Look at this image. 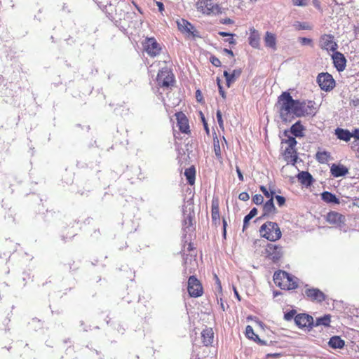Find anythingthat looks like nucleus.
Listing matches in <instances>:
<instances>
[{"instance_id":"28","label":"nucleus","mask_w":359,"mask_h":359,"mask_svg":"<svg viewBox=\"0 0 359 359\" xmlns=\"http://www.w3.org/2000/svg\"><path fill=\"white\" fill-rule=\"evenodd\" d=\"M321 196L323 201L327 203L339 204V199L334 194L329 191H324Z\"/></svg>"},{"instance_id":"19","label":"nucleus","mask_w":359,"mask_h":359,"mask_svg":"<svg viewBox=\"0 0 359 359\" xmlns=\"http://www.w3.org/2000/svg\"><path fill=\"white\" fill-rule=\"evenodd\" d=\"M287 130L289 131V134H292L295 137H302L304 136L305 128L302 124L301 121H298L290 127V130Z\"/></svg>"},{"instance_id":"23","label":"nucleus","mask_w":359,"mask_h":359,"mask_svg":"<svg viewBox=\"0 0 359 359\" xmlns=\"http://www.w3.org/2000/svg\"><path fill=\"white\" fill-rule=\"evenodd\" d=\"M203 343L205 346L210 345L213 341L214 333L212 328H207L201 332Z\"/></svg>"},{"instance_id":"34","label":"nucleus","mask_w":359,"mask_h":359,"mask_svg":"<svg viewBox=\"0 0 359 359\" xmlns=\"http://www.w3.org/2000/svg\"><path fill=\"white\" fill-rule=\"evenodd\" d=\"M330 158V153L325 151H318L316 154V160L320 163H325Z\"/></svg>"},{"instance_id":"43","label":"nucleus","mask_w":359,"mask_h":359,"mask_svg":"<svg viewBox=\"0 0 359 359\" xmlns=\"http://www.w3.org/2000/svg\"><path fill=\"white\" fill-rule=\"evenodd\" d=\"M299 42L303 45V46H313V41L311 39L309 38H306V37H300L299 39Z\"/></svg>"},{"instance_id":"26","label":"nucleus","mask_w":359,"mask_h":359,"mask_svg":"<svg viewBox=\"0 0 359 359\" xmlns=\"http://www.w3.org/2000/svg\"><path fill=\"white\" fill-rule=\"evenodd\" d=\"M249 43L252 47L255 48H258L259 47V34L258 32L254 28L250 29Z\"/></svg>"},{"instance_id":"51","label":"nucleus","mask_w":359,"mask_h":359,"mask_svg":"<svg viewBox=\"0 0 359 359\" xmlns=\"http://www.w3.org/2000/svg\"><path fill=\"white\" fill-rule=\"evenodd\" d=\"M276 199L279 206L283 205L285 203V199L283 196H276Z\"/></svg>"},{"instance_id":"14","label":"nucleus","mask_w":359,"mask_h":359,"mask_svg":"<svg viewBox=\"0 0 359 359\" xmlns=\"http://www.w3.org/2000/svg\"><path fill=\"white\" fill-rule=\"evenodd\" d=\"M327 222L332 224L341 226L345 222V217L334 211L330 212L326 217Z\"/></svg>"},{"instance_id":"20","label":"nucleus","mask_w":359,"mask_h":359,"mask_svg":"<svg viewBox=\"0 0 359 359\" xmlns=\"http://www.w3.org/2000/svg\"><path fill=\"white\" fill-rule=\"evenodd\" d=\"M284 158L286 161L294 165L297 160V150L295 147H287L284 152Z\"/></svg>"},{"instance_id":"27","label":"nucleus","mask_w":359,"mask_h":359,"mask_svg":"<svg viewBox=\"0 0 359 359\" xmlns=\"http://www.w3.org/2000/svg\"><path fill=\"white\" fill-rule=\"evenodd\" d=\"M298 180L303 184L310 186L313 182V177L309 172L302 171L297 175Z\"/></svg>"},{"instance_id":"35","label":"nucleus","mask_w":359,"mask_h":359,"mask_svg":"<svg viewBox=\"0 0 359 359\" xmlns=\"http://www.w3.org/2000/svg\"><path fill=\"white\" fill-rule=\"evenodd\" d=\"M257 214V208H253L250 211V212L246 216H245L244 219H243V231L248 227V222H250V220L251 219H252Z\"/></svg>"},{"instance_id":"54","label":"nucleus","mask_w":359,"mask_h":359,"mask_svg":"<svg viewBox=\"0 0 359 359\" xmlns=\"http://www.w3.org/2000/svg\"><path fill=\"white\" fill-rule=\"evenodd\" d=\"M158 11L162 13L164 11V5L162 2L156 1Z\"/></svg>"},{"instance_id":"2","label":"nucleus","mask_w":359,"mask_h":359,"mask_svg":"<svg viewBox=\"0 0 359 359\" xmlns=\"http://www.w3.org/2000/svg\"><path fill=\"white\" fill-rule=\"evenodd\" d=\"M107 17L118 25L121 24L123 20L128 18L133 13L126 12L127 4L122 0H93Z\"/></svg>"},{"instance_id":"47","label":"nucleus","mask_w":359,"mask_h":359,"mask_svg":"<svg viewBox=\"0 0 359 359\" xmlns=\"http://www.w3.org/2000/svg\"><path fill=\"white\" fill-rule=\"evenodd\" d=\"M292 2L297 6H305L307 4L306 0H292Z\"/></svg>"},{"instance_id":"58","label":"nucleus","mask_w":359,"mask_h":359,"mask_svg":"<svg viewBox=\"0 0 359 359\" xmlns=\"http://www.w3.org/2000/svg\"><path fill=\"white\" fill-rule=\"evenodd\" d=\"M222 22L224 25H229L233 23V21L230 18H225L222 21Z\"/></svg>"},{"instance_id":"44","label":"nucleus","mask_w":359,"mask_h":359,"mask_svg":"<svg viewBox=\"0 0 359 359\" xmlns=\"http://www.w3.org/2000/svg\"><path fill=\"white\" fill-rule=\"evenodd\" d=\"M252 201L257 205L262 204L264 201V198L261 194H256L252 198Z\"/></svg>"},{"instance_id":"12","label":"nucleus","mask_w":359,"mask_h":359,"mask_svg":"<svg viewBox=\"0 0 359 359\" xmlns=\"http://www.w3.org/2000/svg\"><path fill=\"white\" fill-rule=\"evenodd\" d=\"M304 294L311 301L322 302L325 299V294L318 288H308Z\"/></svg>"},{"instance_id":"1","label":"nucleus","mask_w":359,"mask_h":359,"mask_svg":"<svg viewBox=\"0 0 359 359\" xmlns=\"http://www.w3.org/2000/svg\"><path fill=\"white\" fill-rule=\"evenodd\" d=\"M314 102H300L294 100L288 92H283L279 97L276 106L283 122L290 121L294 116L301 117L314 115L316 109Z\"/></svg>"},{"instance_id":"38","label":"nucleus","mask_w":359,"mask_h":359,"mask_svg":"<svg viewBox=\"0 0 359 359\" xmlns=\"http://www.w3.org/2000/svg\"><path fill=\"white\" fill-rule=\"evenodd\" d=\"M184 215L185 212H184ZM192 226V216L189 214L187 216L184 215V218L183 220V228L186 232L190 230V227Z\"/></svg>"},{"instance_id":"64","label":"nucleus","mask_w":359,"mask_h":359,"mask_svg":"<svg viewBox=\"0 0 359 359\" xmlns=\"http://www.w3.org/2000/svg\"><path fill=\"white\" fill-rule=\"evenodd\" d=\"M352 144V146H351V147H352V148H353L354 147L357 146V145L358 144V140H355V141H353V142H352V144Z\"/></svg>"},{"instance_id":"24","label":"nucleus","mask_w":359,"mask_h":359,"mask_svg":"<svg viewBox=\"0 0 359 359\" xmlns=\"http://www.w3.org/2000/svg\"><path fill=\"white\" fill-rule=\"evenodd\" d=\"M264 43L267 48H270L273 50H276V38L273 34L266 32L264 37Z\"/></svg>"},{"instance_id":"50","label":"nucleus","mask_w":359,"mask_h":359,"mask_svg":"<svg viewBox=\"0 0 359 359\" xmlns=\"http://www.w3.org/2000/svg\"><path fill=\"white\" fill-rule=\"evenodd\" d=\"M238 198L241 201H247L248 200H249L250 196H249V194L247 192H242V193H241L239 194Z\"/></svg>"},{"instance_id":"17","label":"nucleus","mask_w":359,"mask_h":359,"mask_svg":"<svg viewBox=\"0 0 359 359\" xmlns=\"http://www.w3.org/2000/svg\"><path fill=\"white\" fill-rule=\"evenodd\" d=\"M330 172L334 177H344L348 172V169L341 164H332L330 167Z\"/></svg>"},{"instance_id":"15","label":"nucleus","mask_w":359,"mask_h":359,"mask_svg":"<svg viewBox=\"0 0 359 359\" xmlns=\"http://www.w3.org/2000/svg\"><path fill=\"white\" fill-rule=\"evenodd\" d=\"M177 126L182 133H188L189 132V126L188 119L182 112L176 114Z\"/></svg>"},{"instance_id":"25","label":"nucleus","mask_w":359,"mask_h":359,"mask_svg":"<svg viewBox=\"0 0 359 359\" xmlns=\"http://www.w3.org/2000/svg\"><path fill=\"white\" fill-rule=\"evenodd\" d=\"M334 135L339 140L345 142H348L351 138V132L347 129L337 128L334 130Z\"/></svg>"},{"instance_id":"30","label":"nucleus","mask_w":359,"mask_h":359,"mask_svg":"<svg viewBox=\"0 0 359 359\" xmlns=\"http://www.w3.org/2000/svg\"><path fill=\"white\" fill-rule=\"evenodd\" d=\"M283 135L285 137H287V139L283 140H282V143L287 144V146L290 147H296V145L297 144V142L295 140V137L290 136V135L289 134V131L288 130H285L283 132Z\"/></svg>"},{"instance_id":"59","label":"nucleus","mask_w":359,"mask_h":359,"mask_svg":"<svg viewBox=\"0 0 359 359\" xmlns=\"http://www.w3.org/2000/svg\"><path fill=\"white\" fill-rule=\"evenodd\" d=\"M196 96L197 100L201 102V91L199 90H196Z\"/></svg>"},{"instance_id":"62","label":"nucleus","mask_w":359,"mask_h":359,"mask_svg":"<svg viewBox=\"0 0 359 359\" xmlns=\"http://www.w3.org/2000/svg\"><path fill=\"white\" fill-rule=\"evenodd\" d=\"M224 52L226 53L227 54L231 55V56H233V53L231 50H229V49H227V48H224Z\"/></svg>"},{"instance_id":"53","label":"nucleus","mask_w":359,"mask_h":359,"mask_svg":"<svg viewBox=\"0 0 359 359\" xmlns=\"http://www.w3.org/2000/svg\"><path fill=\"white\" fill-rule=\"evenodd\" d=\"M350 104L353 107H358L359 105V98L353 97L351 99Z\"/></svg>"},{"instance_id":"7","label":"nucleus","mask_w":359,"mask_h":359,"mask_svg":"<svg viewBox=\"0 0 359 359\" xmlns=\"http://www.w3.org/2000/svg\"><path fill=\"white\" fill-rule=\"evenodd\" d=\"M317 83L321 90L328 92L335 86V81L329 73H320L317 77Z\"/></svg>"},{"instance_id":"55","label":"nucleus","mask_w":359,"mask_h":359,"mask_svg":"<svg viewBox=\"0 0 359 359\" xmlns=\"http://www.w3.org/2000/svg\"><path fill=\"white\" fill-rule=\"evenodd\" d=\"M236 172L238 174V179L241 180V181H243V175L240 170V168L236 166Z\"/></svg>"},{"instance_id":"33","label":"nucleus","mask_w":359,"mask_h":359,"mask_svg":"<svg viewBox=\"0 0 359 359\" xmlns=\"http://www.w3.org/2000/svg\"><path fill=\"white\" fill-rule=\"evenodd\" d=\"M330 323V316L325 315L323 317L316 318V321H313V326L324 325L329 326Z\"/></svg>"},{"instance_id":"32","label":"nucleus","mask_w":359,"mask_h":359,"mask_svg":"<svg viewBox=\"0 0 359 359\" xmlns=\"http://www.w3.org/2000/svg\"><path fill=\"white\" fill-rule=\"evenodd\" d=\"M297 278L288 273V280L285 282V286L283 287V290H293L297 287Z\"/></svg>"},{"instance_id":"4","label":"nucleus","mask_w":359,"mask_h":359,"mask_svg":"<svg viewBox=\"0 0 359 359\" xmlns=\"http://www.w3.org/2000/svg\"><path fill=\"white\" fill-rule=\"evenodd\" d=\"M196 8L198 11L206 15H217L221 13V8L215 0H198Z\"/></svg>"},{"instance_id":"36","label":"nucleus","mask_w":359,"mask_h":359,"mask_svg":"<svg viewBox=\"0 0 359 359\" xmlns=\"http://www.w3.org/2000/svg\"><path fill=\"white\" fill-rule=\"evenodd\" d=\"M245 335L248 338L257 341L258 340L261 344L262 341L259 339L258 336L255 334L253 328L250 325H248L245 328Z\"/></svg>"},{"instance_id":"5","label":"nucleus","mask_w":359,"mask_h":359,"mask_svg":"<svg viewBox=\"0 0 359 359\" xmlns=\"http://www.w3.org/2000/svg\"><path fill=\"white\" fill-rule=\"evenodd\" d=\"M157 82L160 86L168 88L174 84L175 78L172 72L168 68H162L157 75Z\"/></svg>"},{"instance_id":"9","label":"nucleus","mask_w":359,"mask_h":359,"mask_svg":"<svg viewBox=\"0 0 359 359\" xmlns=\"http://www.w3.org/2000/svg\"><path fill=\"white\" fill-rule=\"evenodd\" d=\"M187 290L189 295L192 297H198L203 294V287L194 276L189 277Z\"/></svg>"},{"instance_id":"21","label":"nucleus","mask_w":359,"mask_h":359,"mask_svg":"<svg viewBox=\"0 0 359 359\" xmlns=\"http://www.w3.org/2000/svg\"><path fill=\"white\" fill-rule=\"evenodd\" d=\"M276 212V208L273 203V197L268 200L263 205V215L262 217L273 215Z\"/></svg>"},{"instance_id":"31","label":"nucleus","mask_w":359,"mask_h":359,"mask_svg":"<svg viewBox=\"0 0 359 359\" xmlns=\"http://www.w3.org/2000/svg\"><path fill=\"white\" fill-rule=\"evenodd\" d=\"M195 175H196V170L194 167L189 168L186 169L184 171V175L186 176L187 182L191 185L194 184Z\"/></svg>"},{"instance_id":"46","label":"nucleus","mask_w":359,"mask_h":359,"mask_svg":"<svg viewBox=\"0 0 359 359\" xmlns=\"http://www.w3.org/2000/svg\"><path fill=\"white\" fill-rule=\"evenodd\" d=\"M298 29L307 30L310 29L311 27L306 22H297Z\"/></svg>"},{"instance_id":"10","label":"nucleus","mask_w":359,"mask_h":359,"mask_svg":"<svg viewBox=\"0 0 359 359\" xmlns=\"http://www.w3.org/2000/svg\"><path fill=\"white\" fill-rule=\"evenodd\" d=\"M320 46L323 49L327 51H336L338 46L334 41V36L330 34H325L320 37Z\"/></svg>"},{"instance_id":"3","label":"nucleus","mask_w":359,"mask_h":359,"mask_svg":"<svg viewBox=\"0 0 359 359\" xmlns=\"http://www.w3.org/2000/svg\"><path fill=\"white\" fill-rule=\"evenodd\" d=\"M261 235L270 241H276L281 238V231L277 223L267 222L259 229Z\"/></svg>"},{"instance_id":"57","label":"nucleus","mask_w":359,"mask_h":359,"mask_svg":"<svg viewBox=\"0 0 359 359\" xmlns=\"http://www.w3.org/2000/svg\"><path fill=\"white\" fill-rule=\"evenodd\" d=\"M218 34L222 36H233V34L225 32H219L218 33Z\"/></svg>"},{"instance_id":"41","label":"nucleus","mask_w":359,"mask_h":359,"mask_svg":"<svg viewBox=\"0 0 359 359\" xmlns=\"http://www.w3.org/2000/svg\"><path fill=\"white\" fill-rule=\"evenodd\" d=\"M216 116L217 119V122L219 124V126L221 129L224 130V121L222 119V115L220 110H217L216 113Z\"/></svg>"},{"instance_id":"61","label":"nucleus","mask_w":359,"mask_h":359,"mask_svg":"<svg viewBox=\"0 0 359 359\" xmlns=\"http://www.w3.org/2000/svg\"><path fill=\"white\" fill-rule=\"evenodd\" d=\"M226 42H228L230 44H235L236 43V41L235 40L233 39V36H231L230 38L227 39L226 40Z\"/></svg>"},{"instance_id":"60","label":"nucleus","mask_w":359,"mask_h":359,"mask_svg":"<svg viewBox=\"0 0 359 359\" xmlns=\"http://www.w3.org/2000/svg\"><path fill=\"white\" fill-rule=\"evenodd\" d=\"M215 280H216V283L218 285L219 290H221L222 289V286H221L220 280H219V278L217 277V275H215Z\"/></svg>"},{"instance_id":"40","label":"nucleus","mask_w":359,"mask_h":359,"mask_svg":"<svg viewBox=\"0 0 359 359\" xmlns=\"http://www.w3.org/2000/svg\"><path fill=\"white\" fill-rule=\"evenodd\" d=\"M212 220H217L219 219V207L218 204L212 203Z\"/></svg>"},{"instance_id":"56","label":"nucleus","mask_w":359,"mask_h":359,"mask_svg":"<svg viewBox=\"0 0 359 359\" xmlns=\"http://www.w3.org/2000/svg\"><path fill=\"white\" fill-rule=\"evenodd\" d=\"M202 121H203V123L204 128H205L206 133L208 134L209 133V128H208V123H206V121L205 120V118L203 116L202 117Z\"/></svg>"},{"instance_id":"8","label":"nucleus","mask_w":359,"mask_h":359,"mask_svg":"<svg viewBox=\"0 0 359 359\" xmlns=\"http://www.w3.org/2000/svg\"><path fill=\"white\" fill-rule=\"evenodd\" d=\"M262 254L273 262L278 261L283 255L282 247L273 243H269Z\"/></svg>"},{"instance_id":"42","label":"nucleus","mask_w":359,"mask_h":359,"mask_svg":"<svg viewBox=\"0 0 359 359\" xmlns=\"http://www.w3.org/2000/svg\"><path fill=\"white\" fill-rule=\"evenodd\" d=\"M295 314H296V311L295 310H291L287 313H285L284 315V319L287 321H290L293 318H294L295 317Z\"/></svg>"},{"instance_id":"18","label":"nucleus","mask_w":359,"mask_h":359,"mask_svg":"<svg viewBox=\"0 0 359 359\" xmlns=\"http://www.w3.org/2000/svg\"><path fill=\"white\" fill-rule=\"evenodd\" d=\"M288 280V273L284 271H278L274 273L273 280L276 285L283 289L285 286V282Z\"/></svg>"},{"instance_id":"29","label":"nucleus","mask_w":359,"mask_h":359,"mask_svg":"<svg viewBox=\"0 0 359 359\" xmlns=\"http://www.w3.org/2000/svg\"><path fill=\"white\" fill-rule=\"evenodd\" d=\"M328 344L333 348H341L344 346V341L342 340L339 337L334 336L330 339Z\"/></svg>"},{"instance_id":"39","label":"nucleus","mask_w":359,"mask_h":359,"mask_svg":"<svg viewBox=\"0 0 359 359\" xmlns=\"http://www.w3.org/2000/svg\"><path fill=\"white\" fill-rule=\"evenodd\" d=\"M188 260H189V258L188 257H186L184 258V273H193L192 271V269L191 268H189L188 266ZM189 264L190 265H195L196 264V259H193L191 257L189 258Z\"/></svg>"},{"instance_id":"63","label":"nucleus","mask_w":359,"mask_h":359,"mask_svg":"<svg viewBox=\"0 0 359 359\" xmlns=\"http://www.w3.org/2000/svg\"><path fill=\"white\" fill-rule=\"evenodd\" d=\"M226 220L224 219H223V229H224V236H226Z\"/></svg>"},{"instance_id":"13","label":"nucleus","mask_w":359,"mask_h":359,"mask_svg":"<svg viewBox=\"0 0 359 359\" xmlns=\"http://www.w3.org/2000/svg\"><path fill=\"white\" fill-rule=\"evenodd\" d=\"M332 58L335 68L338 72H342L345 69L346 66V59L344 55L338 51H334Z\"/></svg>"},{"instance_id":"45","label":"nucleus","mask_w":359,"mask_h":359,"mask_svg":"<svg viewBox=\"0 0 359 359\" xmlns=\"http://www.w3.org/2000/svg\"><path fill=\"white\" fill-rule=\"evenodd\" d=\"M260 190L262 191V192L264 194V196L266 197H267V198L270 197V198L271 197H273V194H275V192L273 191H271V192H269L267 189L264 186L260 187Z\"/></svg>"},{"instance_id":"52","label":"nucleus","mask_w":359,"mask_h":359,"mask_svg":"<svg viewBox=\"0 0 359 359\" xmlns=\"http://www.w3.org/2000/svg\"><path fill=\"white\" fill-rule=\"evenodd\" d=\"M351 137H354L355 140H359V129H354L352 133H351Z\"/></svg>"},{"instance_id":"16","label":"nucleus","mask_w":359,"mask_h":359,"mask_svg":"<svg viewBox=\"0 0 359 359\" xmlns=\"http://www.w3.org/2000/svg\"><path fill=\"white\" fill-rule=\"evenodd\" d=\"M177 23L179 29L182 32L194 36H196V34H194L195 29H194V26L190 22H189L187 20H186L184 19H181L180 20H178L177 22Z\"/></svg>"},{"instance_id":"37","label":"nucleus","mask_w":359,"mask_h":359,"mask_svg":"<svg viewBox=\"0 0 359 359\" xmlns=\"http://www.w3.org/2000/svg\"><path fill=\"white\" fill-rule=\"evenodd\" d=\"M213 144H214L215 154L217 158L219 161H221L222 159L221 148H220L219 142V140L217 137L214 138Z\"/></svg>"},{"instance_id":"48","label":"nucleus","mask_w":359,"mask_h":359,"mask_svg":"<svg viewBox=\"0 0 359 359\" xmlns=\"http://www.w3.org/2000/svg\"><path fill=\"white\" fill-rule=\"evenodd\" d=\"M217 85H218V88H219V94L221 95V96L225 99L226 98V94H225V92L224 90H223V88L222 86H221L220 84V80L219 78H217Z\"/></svg>"},{"instance_id":"6","label":"nucleus","mask_w":359,"mask_h":359,"mask_svg":"<svg viewBox=\"0 0 359 359\" xmlns=\"http://www.w3.org/2000/svg\"><path fill=\"white\" fill-rule=\"evenodd\" d=\"M142 46L145 52L151 57H156L160 54L161 50V45L154 37H147Z\"/></svg>"},{"instance_id":"49","label":"nucleus","mask_w":359,"mask_h":359,"mask_svg":"<svg viewBox=\"0 0 359 359\" xmlns=\"http://www.w3.org/2000/svg\"><path fill=\"white\" fill-rule=\"evenodd\" d=\"M210 62L215 67H219L221 65L220 60L215 56L210 57Z\"/></svg>"},{"instance_id":"22","label":"nucleus","mask_w":359,"mask_h":359,"mask_svg":"<svg viewBox=\"0 0 359 359\" xmlns=\"http://www.w3.org/2000/svg\"><path fill=\"white\" fill-rule=\"evenodd\" d=\"M241 74V70L238 69H233L232 72L230 74L227 71L224 72V76L226 79V85L228 87H230L231 83H234Z\"/></svg>"},{"instance_id":"11","label":"nucleus","mask_w":359,"mask_h":359,"mask_svg":"<svg viewBox=\"0 0 359 359\" xmlns=\"http://www.w3.org/2000/svg\"><path fill=\"white\" fill-rule=\"evenodd\" d=\"M294 323L299 328L311 327L313 324V319L308 314L299 313L295 316Z\"/></svg>"}]
</instances>
